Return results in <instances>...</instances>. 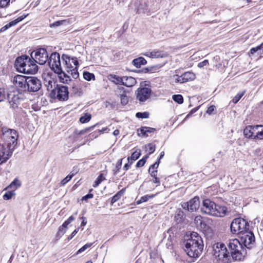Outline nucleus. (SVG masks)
Masks as SVG:
<instances>
[{"label": "nucleus", "mask_w": 263, "mask_h": 263, "mask_svg": "<svg viewBox=\"0 0 263 263\" xmlns=\"http://www.w3.org/2000/svg\"><path fill=\"white\" fill-rule=\"evenodd\" d=\"M228 249L223 243L213 245V255L222 260L223 263H231L232 261H242L247 255V249L237 239L229 240Z\"/></svg>", "instance_id": "obj_1"}, {"label": "nucleus", "mask_w": 263, "mask_h": 263, "mask_svg": "<svg viewBox=\"0 0 263 263\" xmlns=\"http://www.w3.org/2000/svg\"><path fill=\"white\" fill-rule=\"evenodd\" d=\"M203 249V240L197 232L191 233L190 238L184 243V250L190 257L197 258L201 254Z\"/></svg>", "instance_id": "obj_2"}, {"label": "nucleus", "mask_w": 263, "mask_h": 263, "mask_svg": "<svg viewBox=\"0 0 263 263\" xmlns=\"http://www.w3.org/2000/svg\"><path fill=\"white\" fill-rule=\"evenodd\" d=\"M17 70L22 73L35 74L38 71V66L33 60L27 55H22L16 59L15 63Z\"/></svg>", "instance_id": "obj_3"}, {"label": "nucleus", "mask_w": 263, "mask_h": 263, "mask_svg": "<svg viewBox=\"0 0 263 263\" xmlns=\"http://www.w3.org/2000/svg\"><path fill=\"white\" fill-rule=\"evenodd\" d=\"M2 134L1 136V140L10 138V143H8L9 150L6 152V153L3 152L2 155V156H4L3 158L4 159L3 161H7L12 155L15 146L17 144L18 135L15 130L8 128L7 127H2Z\"/></svg>", "instance_id": "obj_4"}, {"label": "nucleus", "mask_w": 263, "mask_h": 263, "mask_svg": "<svg viewBox=\"0 0 263 263\" xmlns=\"http://www.w3.org/2000/svg\"><path fill=\"white\" fill-rule=\"evenodd\" d=\"M63 66L68 73H70L73 79H77L79 74L78 71L79 62L76 57L70 58L66 54L62 56Z\"/></svg>", "instance_id": "obj_5"}, {"label": "nucleus", "mask_w": 263, "mask_h": 263, "mask_svg": "<svg viewBox=\"0 0 263 263\" xmlns=\"http://www.w3.org/2000/svg\"><path fill=\"white\" fill-rule=\"evenodd\" d=\"M249 224L244 219H234L231 224V231L233 234H242L249 231Z\"/></svg>", "instance_id": "obj_6"}, {"label": "nucleus", "mask_w": 263, "mask_h": 263, "mask_svg": "<svg viewBox=\"0 0 263 263\" xmlns=\"http://www.w3.org/2000/svg\"><path fill=\"white\" fill-rule=\"evenodd\" d=\"M31 57L33 58L36 63L40 65H44L49 60V53L47 50L44 48H40L34 51L31 53Z\"/></svg>", "instance_id": "obj_7"}, {"label": "nucleus", "mask_w": 263, "mask_h": 263, "mask_svg": "<svg viewBox=\"0 0 263 263\" xmlns=\"http://www.w3.org/2000/svg\"><path fill=\"white\" fill-rule=\"evenodd\" d=\"M50 96L53 99H58L59 101H65L68 99L69 92L67 86L57 85L55 88L50 92Z\"/></svg>", "instance_id": "obj_8"}, {"label": "nucleus", "mask_w": 263, "mask_h": 263, "mask_svg": "<svg viewBox=\"0 0 263 263\" xmlns=\"http://www.w3.org/2000/svg\"><path fill=\"white\" fill-rule=\"evenodd\" d=\"M48 64L52 70L58 74L62 73V67L61 65L60 55L59 53L55 52L50 54Z\"/></svg>", "instance_id": "obj_9"}, {"label": "nucleus", "mask_w": 263, "mask_h": 263, "mask_svg": "<svg viewBox=\"0 0 263 263\" xmlns=\"http://www.w3.org/2000/svg\"><path fill=\"white\" fill-rule=\"evenodd\" d=\"M13 83L17 89L16 92L22 95L28 92V77L17 74L13 78Z\"/></svg>", "instance_id": "obj_10"}, {"label": "nucleus", "mask_w": 263, "mask_h": 263, "mask_svg": "<svg viewBox=\"0 0 263 263\" xmlns=\"http://www.w3.org/2000/svg\"><path fill=\"white\" fill-rule=\"evenodd\" d=\"M7 99L10 107L15 109L18 107L23 100V95L16 91H10L7 93Z\"/></svg>", "instance_id": "obj_11"}, {"label": "nucleus", "mask_w": 263, "mask_h": 263, "mask_svg": "<svg viewBox=\"0 0 263 263\" xmlns=\"http://www.w3.org/2000/svg\"><path fill=\"white\" fill-rule=\"evenodd\" d=\"M151 93V88L141 86L136 91V99L140 103H143L150 98Z\"/></svg>", "instance_id": "obj_12"}, {"label": "nucleus", "mask_w": 263, "mask_h": 263, "mask_svg": "<svg viewBox=\"0 0 263 263\" xmlns=\"http://www.w3.org/2000/svg\"><path fill=\"white\" fill-rule=\"evenodd\" d=\"M199 206L200 201L198 197H195L189 201L181 204V206L183 209L190 212L196 211L199 209Z\"/></svg>", "instance_id": "obj_13"}, {"label": "nucleus", "mask_w": 263, "mask_h": 263, "mask_svg": "<svg viewBox=\"0 0 263 263\" xmlns=\"http://www.w3.org/2000/svg\"><path fill=\"white\" fill-rule=\"evenodd\" d=\"M216 208V204L210 199H205L202 202V206L201 211L202 213L212 216V215L216 214L214 211Z\"/></svg>", "instance_id": "obj_14"}, {"label": "nucleus", "mask_w": 263, "mask_h": 263, "mask_svg": "<svg viewBox=\"0 0 263 263\" xmlns=\"http://www.w3.org/2000/svg\"><path fill=\"white\" fill-rule=\"evenodd\" d=\"M28 92H36L42 87L41 81L36 77H28Z\"/></svg>", "instance_id": "obj_15"}, {"label": "nucleus", "mask_w": 263, "mask_h": 263, "mask_svg": "<svg viewBox=\"0 0 263 263\" xmlns=\"http://www.w3.org/2000/svg\"><path fill=\"white\" fill-rule=\"evenodd\" d=\"M241 240L245 248H251L253 242H255V237L253 233L250 231H247L242 234Z\"/></svg>", "instance_id": "obj_16"}, {"label": "nucleus", "mask_w": 263, "mask_h": 263, "mask_svg": "<svg viewBox=\"0 0 263 263\" xmlns=\"http://www.w3.org/2000/svg\"><path fill=\"white\" fill-rule=\"evenodd\" d=\"M175 80V82L184 83L189 81H192L195 79V74L192 72L187 71L183 73L181 76L175 74L173 76Z\"/></svg>", "instance_id": "obj_17"}, {"label": "nucleus", "mask_w": 263, "mask_h": 263, "mask_svg": "<svg viewBox=\"0 0 263 263\" xmlns=\"http://www.w3.org/2000/svg\"><path fill=\"white\" fill-rule=\"evenodd\" d=\"M10 138L0 140V164L6 162L7 161H3L4 159H2L4 157V156H2L3 152L6 153V152H8L9 150V146L8 143H10Z\"/></svg>", "instance_id": "obj_18"}, {"label": "nucleus", "mask_w": 263, "mask_h": 263, "mask_svg": "<svg viewBox=\"0 0 263 263\" xmlns=\"http://www.w3.org/2000/svg\"><path fill=\"white\" fill-rule=\"evenodd\" d=\"M253 139H263V125H252Z\"/></svg>", "instance_id": "obj_19"}, {"label": "nucleus", "mask_w": 263, "mask_h": 263, "mask_svg": "<svg viewBox=\"0 0 263 263\" xmlns=\"http://www.w3.org/2000/svg\"><path fill=\"white\" fill-rule=\"evenodd\" d=\"M44 84L47 88V90L50 91L51 92L53 90V89L55 88L58 85L54 80L48 76L44 79Z\"/></svg>", "instance_id": "obj_20"}, {"label": "nucleus", "mask_w": 263, "mask_h": 263, "mask_svg": "<svg viewBox=\"0 0 263 263\" xmlns=\"http://www.w3.org/2000/svg\"><path fill=\"white\" fill-rule=\"evenodd\" d=\"M144 55L152 58H163L165 57V54L162 51L160 50H153L152 51H148L143 54Z\"/></svg>", "instance_id": "obj_21"}, {"label": "nucleus", "mask_w": 263, "mask_h": 263, "mask_svg": "<svg viewBox=\"0 0 263 263\" xmlns=\"http://www.w3.org/2000/svg\"><path fill=\"white\" fill-rule=\"evenodd\" d=\"M156 130L154 128L149 127H142L138 129V135H142L144 137L148 136V133H154Z\"/></svg>", "instance_id": "obj_22"}, {"label": "nucleus", "mask_w": 263, "mask_h": 263, "mask_svg": "<svg viewBox=\"0 0 263 263\" xmlns=\"http://www.w3.org/2000/svg\"><path fill=\"white\" fill-rule=\"evenodd\" d=\"M123 82L122 85L128 87H133L137 83L136 79L132 77H123Z\"/></svg>", "instance_id": "obj_23"}, {"label": "nucleus", "mask_w": 263, "mask_h": 263, "mask_svg": "<svg viewBox=\"0 0 263 263\" xmlns=\"http://www.w3.org/2000/svg\"><path fill=\"white\" fill-rule=\"evenodd\" d=\"M214 213H216L215 215H212V216L216 217H223L227 212V209L225 206H221L218 205H216V208L214 209Z\"/></svg>", "instance_id": "obj_24"}, {"label": "nucleus", "mask_w": 263, "mask_h": 263, "mask_svg": "<svg viewBox=\"0 0 263 263\" xmlns=\"http://www.w3.org/2000/svg\"><path fill=\"white\" fill-rule=\"evenodd\" d=\"M132 63L136 68H140L142 65H145L147 62L144 58L140 57L133 60Z\"/></svg>", "instance_id": "obj_25"}, {"label": "nucleus", "mask_w": 263, "mask_h": 263, "mask_svg": "<svg viewBox=\"0 0 263 263\" xmlns=\"http://www.w3.org/2000/svg\"><path fill=\"white\" fill-rule=\"evenodd\" d=\"M109 80L116 84L122 85V83H124L123 77H121L115 74H110Z\"/></svg>", "instance_id": "obj_26"}, {"label": "nucleus", "mask_w": 263, "mask_h": 263, "mask_svg": "<svg viewBox=\"0 0 263 263\" xmlns=\"http://www.w3.org/2000/svg\"><path fill=\"white\" fill-rule=\"evenodd\" d=\"M243 135L247 138L253 139L252 125L247 126L243 130Z\"/></svg>", "instance_id": "obj_27"}, {"label": "nucleus", "mask_w": 263, "mask_h": 263, "mask_svg": "<svg viewBox=\"0 0 263 263\" xmlns=\"http://www.w3.org/2000/svg\"><path fill=\"white\" fill-rule=\"evenodd\" d=\"M60 81L63 83L68 84L71 81L70 77L62 70V73L58 74Z\"/></svg>", "instance_id": "obj_28"}, {"label": "nucleus", "mask_w": 263, "mask_h": 263, "mask_svg": "<svg viewBox=\"0 0 263 263\" xmlns=\"http://www.w3.org/2000/svg\"><path fill=\"white\" fill-rule=\"evenodd\" d=\"M141 155V150L139 149H136L134 152H133L130 157H128L127 158L128 161L132 160L133 161L136 160L138 159Z\"/></svg>", "instance_id": "obj_29"}, {"label": "nucleus", "mask_w": 263, "mask_h": 263, "mask_svg": "<svg viewBox=\"0 0 263 263\" xmlns=\"http://www.w3.org/2000/svg\"><path fill=\"white\" fill-rule=\"evenodd\" d=\"M91 118V116L90 114H85L84 116L80 117L79 121L82 123H86L88 122Z\"/></svg>", "instance_id": "obj_30"}, {"label": "nucleus", "mask_w": 263, "mask_h": 263, "mask_svg": "<svg viewBox=\"0 0 263 263\" xmlns=\"http://www.w3.org/2000/svg\"><path fill=\"white\" fill-rule=\"evenodd\" d=\"M83 78L84 79L88 81L95 79V75L93 73L88 71H84L83 72Z\"/></svg>", "instance_id": "obj_31"}, {"label": "nucleus", "mask_w": 263, "mask_h": 263, "mask_svg": "<svg viewBox=\"0 0 263 263\" xmlns=\"http://www.w3.org/2000/svg\"><path fill=\"white\" fill-rule=\"evenodd\" d=\"M155 196V195H153V194L151 195H146L145 196H143L141 197V198L138 201H137V203L140 204L142 202H146L149 199L153 198Z\"/></svg>", "instance_id": "obj_32"}, {"label": "nucleus", "mask_w": 263, "mask_h": 263, "mask_svg": "<svg viewBox=\"0 0 263 263\" xmlns=\"http://www.w3.org/2000/svg\"><path fill=\"white\" fill-rule=\"evenodd\" d=\"M69 24V21L67 20H61L55 22L54 23L50 25V27H58L62 25Z\"/></svg>", "instance_id": "obj_33"}, {"label": "nucleus", "mask_w": 263, "mask_h": 263, "mask_svg": "<svg viewBox=\"0 0 263 263\" xmlns=\"http://www.w3.org/2000/svg\"><path fill=\"white\" fill-rule=\"evenodd\" d=\"M146 151L148 152V154H153L156 149V145L155 144L149 143L145 145Z\"/></svg>", "instance_id": "obj_34"}, {"label": "nucleus", "mask_w": 263, "mask_h": 263, "mask_svg": "<svg viewBox=\"0 0 263 263\" xmlns=\"http://www.w3.org/2000/svg\"><path fill=\"white\" fill-rule=\"evenodd\" d=\"M172 99L175 102L180 104L183 102V98L181 95H174Z\"/></svg>", "instance_id": "obj_35"}, {"label": "nucleus", "mask_w": 263, "mask_h": 263, "mask_svg": "<svg viewBox=\"0 0 263 263\" xmlns=\"http://www.w3.org/2000/svg\"><path fill=\"white\" fill-rule=\"evenodd\" d=\"M27 15H28V14H24V15L17 17L16 19L10 22V23L11 26H15L18 23L23 21L25 17H27Z\"/></svg>", "instance_id": "obj_36"}, {"label": "nucleus", "mask_w": 263, "mask_h": 263, "mask_svg": "<svg viewBox=\"0 0 263 263\" xmlns=\"http://www.w3.org/2000/svg\"><path fill=\"white\" fill-rule=\"evenodd\" d=\"M105 178L103 177V175L102 174H100L97 177L96 180L95 181V183L93 185V186L94 187H97L99 185V184H100L101 182Z\"/></svg>", "instance_id": "obj_37"}, {"label": "nucleus", "mask_w": 263, "mask_h": 263, "mask_svg": "<svg viewBox=\"0 0 263 263\" xmlns=\"http://www.w3.org/2000/svg\"><path fill=\"white\" fill-rule=\"evenodd\" d=\"M151 176L153 177V182L154 183L157 184V186L160 185V179L158 177H157V174H156V171H153V172L151 173Z\"/></svg>", "instance_id": "obj_38"}, {"label": "nucleus", "mask_w": 263, "mask_h": 263, "mask_svg": "<svg viewBox=\"0 0 263 263\" xmlns=\"http://www.w3.org/2000/svg\"><path fill=\"white\" fill-rule=\"evenodd\" d=\"M123 159H121L118 161V162L116 163V168L114 170V175H116L118 171L120 170L122 164V160Z\"/></svg>", "instance_id": "obj_39"}, {"label": "nucleus", "mask_w": 263, "mask_h": 263, "mask_svg": "<svg viewBox=\"0 0 263 263\" xmlns=\"http://www.w3.org/2000/svg\"><path fill=\"white\" fill-rule=\"evenodd\" d=\"M262 49H263V43H262L259 45H258L255 47L251 48L250 49V53L253 54L258 52V51L261 50Z\"/></svg>", "instance_id": "obj_40"}, {"label": "nucleus", "mask_w": 263, "mask_h": 263, "mask_svg": "<svg viewBox=\"0 0 263 263\" xmlns=\"http://www.w3.org/2000/svg\"><path fill=\"white\" fill-rule=\"evenodd\" d=\"M148 156L147 155L144 157L142 159L139 160L136 164V167H140L143 166L145 163L146 159L148 158Z\"/></svg>", "instance_id": "obj_41"}, {"label": "nucleus", "mask_w": 263, "mask_h": 263, "mask_svg": "<svg viewBox=\"0 0 263 263\" xmlns=\"http://www.w3.org/2000/svg\"><path fill=\"white\" fill-rule=\"evenodd\" d=\"M120 101L121 103L123 105H126L128 102V97L124 94H122L120 95Z\"/></svg>", "instance_id": "obj_42"}, {"label": "nucleus", "mask_w": 263, "mask_h": 263, "mask_svg": "<svg viewBox=\"0 0 263 263\" xmlns=\"http://www.w3.org/2000/svg\"><path fill=\"white\" fill-rule=\"evenodd\" d=\"M73 174H69L67 175L65 178H64L61 181V184L62 185H64L66 184L68 182H69L73 176Z\"/></svg>", "instance_id": "obj_43"}, {"label": "nucleus", "mask_w": 263, "mask_h": 263, "mask_svg": "<svg viewBox=\"0 0 263 263\" xmlns=\"http://www.w3.org/2000/svg\"><path fill=\"white\" fill-rule=\"evenodd\" d=\"M96 125H94V126H91L90 127H88V128H85L84 129H82V130H76L74 131V133L75 134L77 135H82V134H84V133H85L87 131L90 130V129H93V127L95 126Z\"/></svg>", "instance_id": "obj_44"}, {"label": "nucleus", "mask_w": 263, "mask_h": 263, "mask_svg": "<svg viewBox=\"0 0 263 263\" xmlns=\"http://www.w3.org/2000/svg\"><path fill=\"white\" fill-rule=\"evenodd\" d=\"M136 117L138 118L146 119L148 118L149 113L147 112H138L136 115Z\"/></svg>", "instance_id": "obj_45"}, {"label": "nucleus", "mask_w": 263, "mask_h": 263, "mask_svg": "<svg viewBox=\"0 0 263 263\" xmlns=\"http://www.w3.org/2000/svg\"><path fill=\"white\" fill-rule=\"evenodd\" d=\"M245 93V91L242 92H239L237 93L235 97L233 99L232 101L234 103H237L239 100L241 98V97L243 96Z\"/></svg>", "instance_id": "obj_46"}, {"label": "nucleus", "mask_w": 263, "mask_h": 263, "mask_svg": "<svg viewBox=\"0 0 263 263\" xmlns=\"http://www.w3.org/2000/svg\"><path fill=\"white\" fill-rule=\"evenodd\" d=\"M14 194L13 191L7 192L3 195V199L4 200H9Z\"/></svg>", "instance_id": "obj_47"}, {"label": "nucleus", "mask_w": 263, "mask_h": 263, "mask_svg": "<svg viewBox=\"0 0 263 263\" xmlns=\"http://www.w3.org/2000/svg\"><path fill=\"white\" fill-rule=\"evenodd\" d=\"M158 167V163H155L154 164L151 165L148 170L149 174L151 175V173L153 172V171H156V174H157Z\"/></svg>", "instance_id": "obj_48"}, {"label": "nucleus", "mask_w": 263, "mask_h": 263, "mask_svg": "<svg viewBox=\"0 0 263 263\" xmlns=\"http://www.w3.org/2000/svg\"><path fill=\"white\" fill-rule=\"evenodd\" d=\"M92 245V243H88L83 246L82 248H81L77 252V254H80L83 251H84L85 250H86L87 248H90Z\"/></svg>", "instance_id": "obj_49"}, {"label": "nucleus", "mask_w": 263, "mask_h": 263, "mask_svg": "<svg viewBox=\"0 0 263 263\" xmlns=\"http://www.w3.org/2000/svg\"><path fill=\"white\" fill-rule=\"evenodd\" d=\"M66 228H67L66 227H63V225L60 226L59 228V230H58V231L57 233V235L58 236H60L63 235L66 232Z\"/></svg>", "instance_id": "obj_50"}, {"label": "nucleus", "mask_w": 263, "mask_h": 263, "mask_svg": "<svg viewBox=\"0 0 263 263\" xmlns=\"http://www.w3.org/2000/svg\"><path fill=\"white\" fill-rule=\"evenodd\" d=\"M75 219V218L73 216H70L67 220H66L63 223V226L66 227L67 226L71 223L72 221H73Z\"/></svg>", "instance_id": "obj_51"}, {"label": "nucleus", "mask_w": 263, "mask_h": 263, "mask_svg": "<svg viewBox=\"0 0 263 263\" xmlns=\"http://www.w3.org/2000/svg\"><path fill=\"white\" fill-rule=\"evenodd\" d=\"M194 222L196 224V225H201L202 224V217L201 216H197L195 217L194 219Z\"/></svg>", "instance_id": "obj_52"}, {"label": "nucleus", "mask_w": 263, "mask_h": 263, "mask_svg": "<svg viewBox=\"0 0 263 263\" xmlns=\"http://www.w3.org/2000/svg\"><path fill=\"white\" fill-rule=\"evenodd\" d=\"M6 98V93L5 90L3 88H0V102L4 100Z\"/></svg>", "instance_id": "obj_53"}, {"label": "nucleus", "mask_w": 263, "mask_h": 263, "mask_svg": "<svg viewBox=\"0 0 263 263\" xmlns=\"http://www.w3.org/2000/svg\"><path fill=\"white\" fill-rule=\"evenodd\" d=\"M10 3V0H0V8L6 7Z\"/></svg>", "instance_id": "obj_54"}, {"label": "nucleus", "mask_w": 263, "mask_h": 263, "mask_svg": "<svg viewBox=\"0 0 263 263\" xmlns=\"http://www.w3.org/2000/svg\"><path fill=\"white\" fill-rule=\"evenodd\" d=\"M208 64H209L208 60H205L199 63L198 64V67L199 68H202L204 66H206V65H207Z\"/></svg>", "instance_id": "obj_55"}, {"label": "nucleus", "mask_w": 263, "mask_h": 263, "mask_svg": "<svg viewBox=\"0 0 263 263\" xmlns=\"http://www.w3.org/2000/svg\"><path fill=\"white\" fill-rule=\"evenodd\" d=\"M93 197V195L91 193H88L85 196H83L82 198V201H86L88 199L92 198Z\"/></svg>", "instance_id": "obj_56"}, {"label": "nucleus", "mask_w": 263, "mask_h": 263, "mask_svg": "<svg viewBox=\"0 0 263 263\" xmlns=\"http://www.w3.org/2000/svg\"><path fill=\"white\" fill-rule=\"evenodd\" d=\"M215 109V106L214 105H211L208 108L206 113L209 115H211Z\"/></svg>", "instance_id": "obj_57"}, {"label": "nucleus", "mask_w": 263, "mask_h": 263, "mask_svg": "<svg viewBox=\"0 0 263 263\" xmlns=\"http://www.w3.org/2000/svg\"><path fill=\"white\" fill-rule=\"evenodd\" d=\"M18 182V180L16 179L14 180L10 184L9 186L11 189H16L17 187L16 186V184Z\"/></svg>", "instance_id": "obj_58"}, {"label": "nucleus", "mask_w": 263, "mask_h": 263, "mask_svg": "<svg viewBox=\"0 0 263 263\" xmlns=\"http://www.w3.org/2000/svg\"><path fill=\"white\" fill-rule=\"evenodd\" d=\"M121 197L119 196V195L116 194V195H115L112 197V199H111V204H113L115 202H116V201H117Z\"/></svg>", "instance_id": "obj_59"}, {"label": "nucleus", "mask_w": 263, "mask_h": 263, "mask_svg": "<svg viewBox=\"0 0 263 263\" xmlns=\"http://www.w3.org/2000/svg\"><path fill=\"white\" fill-rule=\"evenodd\" d=\"M79 231V228L78 229H75L73 232L72 233H71V234L70 235V236H69L68 237V239H72L76 234Z\"/></svg>", "instance_id": "obj_60"}, {"label": "nucleus", "mask_w": 263, "mask_h": 263, "mask_svg": "<svg viewBox=\"0 0 263 263\" xmlns=\"http://www.w3.org/2000/svg\"><path fill=\"white\" fill-rule=\"evenodd\" d=\"M158 69L157 66H154L149 67V72H154L157 70Z\"/></svg>", "instance_id": "obj_61"}, {"label": "nucleus", "mask_w": 263, "mask_h": 263, "mask_svg": "<svg viewBox=\"0 0 263 263\" xmlns=\"http://www.w3.org/2000/svg\"><path fill=\"white\" fill-rule=\"evenodd\" d=\"M132 163L133 162H129V161H128V163H126L124 165L123 168L126 171L128 170L129 168L130 165L132 164Z\"/></svg>", "instance_id": "obj_62"}, {"label": "nucleus", "mask_w": 263, "mask_h": 263, "mask_svg": "<svg viewBox=\"0 0 263 263\" xmlns=\"http://www.w3.org/2000/svg\"><path fill=\"white\" fill-rule=\"evenodd\" d=\"M125 189H123L121 191H120L119 192H118L117 194L119 195V197H121L122 196L125 192Z\"/></svg>", "instance_id": "obj_63"}, {"label": "nucleus", "mask_w": 263, "mask_h": 263, "mask_svg": "<svg viewBox=\"0 0 263 263\" xmlns=\"http://www.w3.org/2000/svg\"><path fill=\"white\" fill-rule=\"evenodd\" d=\"M82 219H83L81 226H85L87 223L86 218L85 217H82Z\"/></svg>", "instance_id": "obj_64"}]
</instances>
